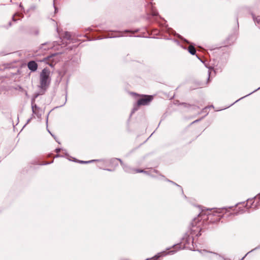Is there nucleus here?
<instances>
[{"label":"nucleus","instance_id":"obj_15","mask_svg":"<svg viewBox=\"0 0 260 260\" xmlns=\"http://www.w3.org/2000/svg\"><path fill=\"white\" fill-rule=\"evenodd\" d=\"M16 16H19V17H23V14H21V13H16V14L13 16V21H16V19H15V17Z\"/></svg>","mask_w":260,"mask_h":260},{"label":"nucleus","instance_id":"obj_8","mask_svg":"<svg viewBox=\"0 0 260 260\" xmlns=\"http://www.w3.org/2000/svg\"><path fill=\"white\" fill-rule=\"evenodd\" d=\"M183 240L184 241L183 242H184V245L183 248L185 247V245H189L190 243H192L193 245L194 243V238L192 235H189L184 237Z\"/></svg>","mask_w":260,"mask_h":260},{"label":"nucleus","instance_id":"obj_14","mask_svg":"<svg viewBox=\"0 0 260 260\" xmlns=\"http://www.w3.org/2000/svg\"><path fill=\"white\" fill-rule=\"evenodd\" d=\"M151 14L152 16H157L158 15V13L153 8H152L151 12Z\"/></svg>","mask_w":260,"mask_h":260},{"label":"nucleus","instance_id":"obj_21","mask_svg":"<svg viewBox=\"0 0 260 260\" xmlns=\"http://www.w3.org/2000/svg\"><path fill=\"white\" fill-rule=\"evenodd\" d=\"M168 181L169 182H172V183H173V184H174L176 185L177 186H178L180 187L179 185H178L177 184L175 183L174 182H172V181H170V180H168Z\"/></svg>","mask_w":260,"mask_h":260},{"label":"nucleus","instance_id":"obj_16","mask_svg":"<svg viewBox=\"0 0 260 260\" xmlns=\"http://www.w3.org/2000/svg\"><path fill=\"white\" fill-rule=\"evenodd\" d=\"M260 89V87H258L257 89H255V90L254 91H253V92H252L250 93L249 94H247V95H245V96H243V97H242V98H241L239 99V100H237V101H236V102H237L239 101V100H240L241 99H242L244 98V97H246V96H248V95H250V94L252 93L253 92H255V91H257V90H258V89Z\"/></svg>","mask_w":260,"mask_h":260},{"label":"nucleus","instance_id":"obj_25","mask_svg":"<svg viewBox=\"0 0 260 260\" xmlns=\"http://www.w3.org/2000/svg\"><path fill=\"white\" fill-rule=\"evenodd\" d=\"M258 198H259V197H255L254 199L255 200H257L258 199Z\"/></svg>","mask_w":260,"mask_h":260},{"label":"nucleus","instance_id":"obj_6","mask_svg":"<svg viewBox=\"0 0 260 260\" xmlns=\"http://www.w3.org/2000/svg\"><path fill=\"white\" fill-rule=\"evenodd\" d=\"M56 44V42H53L52 43L47 42L42 44L39 48V51L41 52H43V51H46L49 49L53 48L54 47H55Z\"/></svg>","mask_w":260,"mask_h":260},{"label":"nucleus","instance_id":"obj_5","mask_svg":"<svg viewBox=\"0 0 260 260\" xmlns=\"http://www.w3.org/2000/svg\"><path fill=\"white\" fill-rule=\"evenodd\" d=\"M120 162L121 165L122 166L123 169L124 171L126 172L129 173H147V172L144 171L143 170H140V169H137V170H134L133 169L127 166L124 165L122 160L120 159H117Z\"/></svg>","mask_w":260,"mask_h":260},{"label":"nucleus","instance_id":"obj_24","mask_svg":"<svg viewBox=\"0 0 260 260\" xmlns=\"http://www.w3.org/2000/svg\"><path fill=\"white\" fill-rule=\"evenodd\" d=\"M185 42H186L187 43H189V42L185 39H183Z\"/></svg>","mask_w":260,"mask_h":260},{"label":"nucleus","instance_id":"obj_4","mask_svg":"<svg viewBox=\"0 0 260 260\" xmlns=\"http://www.w3.org/2000/svg\"><path fill=\"white\" fill-rule=\"evenodd\" d=\"M58 53H54L50 56L43 58L40 61L44 62L48 64L50 66L53 67L54 64L58 61V59L56 58Z\"/></svg>","mask_w":260,"mask_h":260},{"label":"nucleus","instance_id":"obj_1","mask_svg":"<svg viewBox=\"0 0 260 260\" xmlns=\"http://www.w3.org/2000/svg\"><path fill=\"white\" fill-rule=\"evenodd\" d=\"M50 71L48 69H44L40 74V87L43 90H45L49 86L50 83Z\"/></svg>","mask_w":260,"mask_h":260},{"label":"nucleus","instance_id":"obj_29","mask_svg":"<svg viewBox=\"0 0 260 260\" xmlns=\"http://www.w3.org/2000/svg\"><path fill=\"white\" fill-rule=\"evenodd\" d=\"M201 214H202L201 213H200L199 215V216H201Z\"/></svg>","mask_w":260,"mask_h":260},{"label":"nucleus","instance_id":"obj_26","mask_svg":"<svg viewBox=\"0 0 260 260\" xmlns=\"http://www.w3.org/2000/svg\"><path fill=\"white\" fill-rule=\"evenodd\" d=\"M54 8H55V12H56V10H57V8L56 7H54Z\"/></svg>","mask_w":260,"mask_h":260},{"label":"nucleus","instance_id":"obj_3","mask_svg":"<svg viewBox=\"0 0 260 260\" xmlns=\"http://www.w3.org/2000/svg\"><path fill=\"white\" fill-rule=\"evenodd\" d=\"M173 248L174 249H175V250H170L168 252H166V251H162V252H161L159 253H158L157 254L155 255L154 256H153L152 258H151V259L152 260H155V259H157L159 257H160L161 256H165L167 254H174L178 249H181V245H179V244H177V245H174L173 246Z\"/></svg>","mask_w":260,"mask_h":260},{"label":"nucleus","instance_id":"obj_18","mask_svg":"<svg viewBox=\"0 0 260 260\" xmlns=\"http://www.w3.org/2000/svg\"><path fill=\"white\" fill-rule=\"evenodd\" d=\"M94 161H95V160H89V161H80V162L82 163V164H88V163L93 162Z\"/></svg>","mask_w":260,"mask_h":260},{"label":"nucleus","instance_id":"obj_20","mask_svg":"<svg viewBox=\"0 0 260 260\" xmlns=\"http://www.w3.org/2000/svg\"><path fill=\"white\" fill-rule=\"evenodd\" d=\"M60 150H61V149H60V148H57V149H56V150H56V152L57 153H58V152H60Z\"/></svg>","mask_w":260,"mask_h":260},{"label":"nucleus","instance_id":"obj_23","mask_svg":"<svg viewBox=\"0 0 260 260\" xmlns=\"http://www.w3.org/2000/svg\"><path fill=\"white\" fill-rule=\"evenodd\" d=\"M201 235V234L200 233V231H199V233L197 235V236H199Z\"/></svg>","mask_w":260,"mask_h":260},{"label":"nucleus","instance_id":"obj_27","mask_svg":"<svg viewBox=\"0 0 260 260\" xmlns=\"http://www.w3.org/2000/svg\"><path fill=\"white\" fill-rule=\"evenodd\" d=\"M129 30H125V32H129Z\"/></svg>","mask_w":260,"mask_h":260},{"label":"nucleus","instance_id":"obj_28","mask_svg":"<svg viewBox=\"0 0 260 260\" xmlns=\"http://www.w3.org/2000/svg\"><path fill=\"white\" fill-rule=\"evenodd\" d=\"M203 252H207V251H206V250H203Z\"/></svg>","mask_w":260,"mask_h":260},{"label":"nucleus","instance_id":"obj_9","mask_svg":"<svg viewBox=\"0 0 260 260\" xmlns=\"http://www.w3.org/2000/svg\"><path fill=\"white\" fill-rule=\"evenodd\" d=\"M28 69L31 71H36L38 68V64L35 61H30L27 64Z\"/></svg>","mask_w":260,"mask_h":260},{"label":"nucleus","instance_id":"obj_13","mask_svg":"<svg viewBox=\"0 0 260 260\" xmlns=\"http://www.w3.org/2000/svg\"><path fill=\"white\" fill-rule=\"evenodd\" d=\"M64 38L67 39V40H70L71 39V36L69 32H66L64 33Z\"/></svg>","mask_w":260,"mask_h":260},{"label":"nucleus","instance_id":"obj_10","mask_svg":"<svg viewBox=\"0 0 260 260\" xmlns=\"http://www.w3.org/2000/svg\"><path fill=\"white\" fill-rule=\"evenodd\" d=\"M253 203H254V201H253V199H248L247 200V203L245 205L247 209H249V208L255 209L256 207V205H254Z\"/></svg>","mask_w":260,"mask_h":260},{"label":"nucleus","instance_id":"obj_2","mask_svg":"<svg viewBox=\"0 0 260 260\" xmlns=\"http://www.w3.org/2000/svg\"><path fill=\"white\" fill-rule=\"evenodd\" d=\"M153 99L152 96L151 95H145L141 99H140L138 102L137 104L134 106L132 113H134L136 111L138 110V107L141 105H147L149 104V103L152 101Z\"/></svg>","mask_w":260,"mask_h":260},{"label":"nucleus","instance_id":"obj_12","mask_svg":"<svg viewBox=\"0 0 260 260\" xmlns=\"http://www.w3.org/2000/svg\"><path fill=\"white\" fill-rule=\"evenodd\" d=\"M188 51L192 55H194L196 53V50L195 48L192 46H189Z\"/></svg>","mask_w":260,"mask_h":260},{"label":"nucleus","instance_id":"obj_17","mask_svg":"<svg viewBox=\"0 0 260 260\" xmlns=\"http://www.w3.org/2000/svg\"><path fill=\"white\" fill-rule=\"evenodd\" d=\"M260 248V246H258L256 247V248H255L254 249H253L251 250L250 251H249V252H247V253L246 254V255H245V256H244V257H243L241 260H243V259H244V258L246 256V255H247L249 253H250V252H251V251H252L254 250H255V249H258V248Z\"/></svg>","mask_w":260,"mask_h":260},{"label":"nucleus","instance_id":"obj_22","mask_svg":"<svg viewBox=\"0 0 260 260\" xmlns=\"http://www.w3.org/2000/svg\"><path fill=\"white\" fill-rule=\"evenodd\" d=\"M210 74H211V72L209 71H208V75H209L208 79H209V78H210Z\"/></svg>","mask_w":260,"mask_h":260},{"label":"nucleus","instance_id":"obj_19","mask_svg":"<svg viewBox=\"0 0 260 260\" xmlns=\"http://www.w3.org/2000/svg\"><path fill=\"white\" fill-rule=\"evenodd\" d=\"M254 20L257 22V23H259L260 22V16H258L256 18H254Z\"/></svg>","mask_w":260,"mask_h":260},{"label":"nucleus","instance_id":"obj_7","mask_svg":"<svg viewBox=\"0 0 260 260\" xmlns=\"http://www.w3.org/2000/svg\"><path fill=\"white\" fill-rule=\"evenodd\" d=\"M31 109L33 114L36 115L38 118L41 117V109L35 104L34 100L31 101Z\"/></svg>","mask_w":260,"mask_h":260},{"label":"nucleus","instance_id":"obj_11","mask_svg":"<svg viewBox=\"0 0 260 260\" xmlns=\"http://www.w3.org/2000/svg\"><path fill=\"white\" fill-rule=\"evenodd\" d=\"M228 211V208H216L214 209V213L217 214L221 213L223 212H226Z\"/></svg>","mask_w":260,"mask_h":260}]
</instances>
